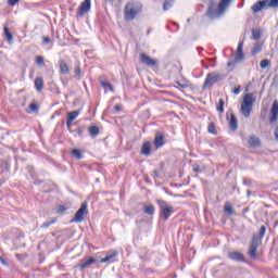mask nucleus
<instances>
[{
  "label": "nucleus",
  "instance_id": "obj_1",
  "mask_svg": "<svg viewBox=\"0 0 278 278\" xmlns=\"http://www.w3.org/2000/svg\"><path fill=\"white\" fill-rule=\"evenodd\" d=\"M140 12H142V3L136 0L129 1L124 8V18L125 21H134Z\"/></svg>",
  "mask_w": 278,
  "mask_h": 278
},
{
  "label": "nucleus",
  "instance_id": "obj_2",
  "mask_svg": "<svg viewBox=\"0 0 278 278\" xmlns=\"http://www.w3.org/2000/svg\"><path fill=\"white\" fill-rule=\"evenodd\" d=\"M266 236V226H261L260 235L254 233L252 237V241L249 249V255L251 260H255L257 257V249L260 244H262V240Z\"/></svg>",
  "mask_w": 278,
  "mask_h": 278
},
{
  "label": "nucleus",
  "instance_id": "obj_3",
  "mask_svg": "<svg viewBox=\"0 0 278 278\" xmlns=\"http://www.w3.org/2000/svg\"><path fill=\"white\" fill-rule=\"evenodd\" d=\"M253 103H255V96H253V93H247L243 97V102L241 104V114L244 118L251 116V112H253Z\"/></svg>",
  "mask_w": 278,
  "mask_h": 278
},
{
  "label": "nucleus",
  "instance_id": "obj_4",
  "mask_svg": "<svg viewBox=\"0 0 278 278\" xmlns=\"http://www.w3.org/2000/svg\"><path fill=\"white\" fill-rule=\"evenodd\" d=\"M223 79H225V76L219 72L208 73L202 86V90H210L214 84H218V81H223Z\"/></svg>",
  "mask_w": 278,
  "mask_h": 278
},
{
  "label": "nucleus",
  "instance_id": "obj_5",
  "mask_svg": "<svg viewBox=\"0 0 278 278\" xmlns=\"http://www.w3.org/2000/svg\"><path fill=\"white\" fill-rule=\"evenodd\" d=\"M229 3H231V0H222L218 4L217 10L211 5L208 8V16H211V18H218V16H220V14H223L225 10H227Z\"/></svg>",
  "mask_w": 278,
  "mask_h": 278
},
{
  "label": "nucleus",
  "instance_id": "obj_6",
  "mask_svg": "<svg viewBox=\"0 0 278 278\" xmlns=\"http://www.w3.org/2000/svg\"><path fill=\"white\" fill-rule=\"evenodd\" d=\"M156 203L160 207V216L163 220H168L173 216V206L168 205L164 200H156Z\"/></svg>",
  "mask_w": 278,
  "mask_h": 278
},
{
  "label": "nucleus",
  "instance_id": "obj_7",
  "mask_svg": "<svg viewBox=\"0 0 278 278\" xmlns=\"http://www.w3.org/2000/svg\"><path fill=\"white\" fill-rule=\"evenodd\" d=\"M243 48H244V41H240L238 43L235 61H229L227 63L228 68H231V66H236L237 62H242V60H244V52L242 51Z\"/></svg>",
  "mask_w": 278,
  "mask_h": 278
},
{
  "label": "nucleus",
  "instance_id": "obj_8",
  "mask_svg": "<svg viewBox=\"0 0 278 278\" xmlns=\"http://www.w3.org/2000/svg\"><path fill=\"white\" fill-rule=\"evenodd\" d=\"M88 214V203H81L79 210L76 212L72 223H84V216Z\"/></svg>",
  "mask_w": 278,
  "mask_h": 278
},
{
  "label": "nucleus",
  "instance_id": "obj_9",
  "mask_svg": "<svg viewBox=\"0 0 278 278\" xmlns=\"http://www.w3.org/2000/svg\"><path fill=\"white\" fill-rule=\"evenodd\" d=\"M90 5H91V1L90 0H85L80 4V7L78 8L77 16L81 17V16H85V14L87 12H90Z\"/></svg>",
  "mask_w": 278,
  "mask_h": 278
},
{
  "label": "nucleus",
  "instance_id": "obj_10",
  "mask_svg": "<svg viewBox=\"0 0 278 278\" xmlns=\"http://www.w3.org/2000/svg\"><path fill=\"white\" fill-rule=\"evenodd\" d=\"M97 262V258L90 257V258H83L80 260L79 264L77 265V268L80 270H85V268H90L91 264H94Z\"/></svg>",
  "mask_w": 278,
  "mask_h": 278
},
{
  "label": "nucleus",
  "instance_id": "obj_11",
  "mask_svg": "<svg viewBox=\"0 0 278 278\" xmlns=\"http://www.w3.org/2000/svg\"><path fill=\"white\" fill-rule=\"evenodd\" d=\"M269 114H270L269 123H277V118H278V101L277 100L274 101Z\"/></svg>",
  "mask_w": 278,
  "mask_h": 278
},
{
  "label": "nucleus",
  "instance_id": "obj_12",
  "mask_svg": "<svg viewBox=\"0 0 278 278\" xmlns=\"http://www.w3.org/2000/svg\"><path fill=\"white\" fill-rule=\"evenodd\" d=\"M153 144L156 149H162L164 144H166V141L164 140V135L162 132H156L154 137Z\"/></svg>",
  "mask_w": 278,
  "mask_h": 278
},
{
  "label": "nucleus",
  "instance_id": "obj_13",
  "mask_svg": "<svg viewBox=\"0 0 278 278\" xmlns=\"http://www.w3.org/2000/svg\"><path fill=\"white\" fill-rule=\"evenodd\" d=\"M140 61L142 62V64H146L147 66H156L157 64L156 60L151 59L146 53L140 54Z\"/></svg>",
  "mask_w": 278,
  "mask_h": 278
},
{
  "label": "nucleus",
  "instance_id": "obj_14",
  "mask_svg": "<svg viewBox=\"0 0 278 278\" xmlns=\"http://www.w3.org/2000/svg\"><path fill=\"white\" fill-rule=\"evenodd\" d=\"M248 143L252 149H257L258 147H262V141L260 140V137L255 135L250 136Z\"/></svg>",
  "mask_w": 278,
  "mask_h": 278
},
{
  "label": "nucleus",
  "instance_id": "obj_15",
  "mask_svg": "<svg viewBox=\"0 0 278 278\" xmlns=\"http://www.w3.org/2000/svg\"><path fill=\"white\" fill-rule=\"evenodd\" d=\"M118 255V251L111 250L108 252L106 256L104 258L100 260V264H106V262H110L111 260H114Z\"/></svg>",
  "mask_w": 278,
  "mask_h": 278
},
{
  "label": "nucleus",
  "instance_id": "obj_16",
  "mask_svg": "<svg viewBox=\"0 0 278 278\" xmlns=\"http://www.w3.org/2000/svg\"><path fill=\"white\" fill-rule=\"evenodd\" d=\"M153 146V143H151V141H146L142 147H141V153L142 155H146L147 157H149V155H151V147Z\"/></svg>",
  "mask_w": 278,
  "mask_h": 278
},
{
  "label": "nucleus",
  "instance_id": "obj_17",
  "mask_svg": "<svg viewBox=\"0 0 278 278\" xmlns=\"http://www.w3.org/2000/svg\"><path fill=\"white\" fill-rule=\"evenodd\" d=\"M265 8H267L266 0L265 1H257L252 7V11L254 12V14H257V12H262V10H264Z\"/></svg>",
  "mask_w": 278,
  "mask_h": 278
},
{
  "label": "nucleus",
  "instance_id": "obj_18",
  "mask_svg": "<svg viewBox=\"0 0 278 278\" xmlns=\"http://www.w3.org/2000/svg\"><path fill=\"white\" fill-rule=\"evenodd\" d=\"M228 125L231 131H236L238 129V118H236V115L233 113H230Z\"/></svg>",
  "mask_w": 278,
  "mask_h": 278
},
{
  "label": "nucleus",
  "instance_id": "obj_19",
  "mask_svg": "<svg viewBox=\"0 0 278 278\" xmlns=\"http://www.w3.org/2000/svg\"><path fill=\"white\" fill-rule=\"evenodd\" d=\"M228 257L230 260H233L235 262H244V254H242L240 252H230L228 254Z\"/></svg>",
  "mask_w": 278,
  "mask_h": 278
},
{
  "label": "nucleus",
  "instance_id": "obj_20",
  "mask_svg": "<svg viewBox=\"0 0 278 278\" xmlns=\"http://www.w3.org/2000/svg\"><path fill=\"white\" fill-rule=\"evenodd\" d=\"M59 66H60L61 75H68L70 70H68V64H66V61L59 60Z\"/></svg>",
  "mask_w": 278,
  "mask_h": 278
},
{
  "label": "nucleus",
  "instance_id": "obj_21",
  "mask_svg": "<svg viewBox=\"0 0 278 278\" xmlns=\"http://www.w3.org/2000/svg\"><path fill=\"white\" fill-rule=\"evenodd\" d=\"M35 88L37 92H42V89L45 88V80L42 77H38L35 79Z\"/></svg>",
  "mask_w": 278,
  "mask_h": 278
},
{
  "label": "nucleus",
  "instance_id": "obj_22",
  "mask_svg": "<svg viewBox=\"0 0 278 278\" xmlns=\"http://www.w3.org/2000/svg\"><path fill=\"white\" fill-rule=\"evenodd\" d=\"M100 86H102L104 90H110V92H114V86H112V84L106 80L100 79Z\"/></svg>",
  "mask_w": 278,
  "mask_h": 278
},
{
  "label": "nucleus",
  "instance_id": "obj_23",
  "mask_svg": "<svg viewBox=\"0 0 278 278\" xmlns=\"http://www.w3.org/2000/svg\"><path fill=\"white\" fill-rule=\"evenodd\" d=\"M143 213L147 214L148 216H153V214H155V206L153 205L143 206Z\"/></svg>",
  "mask_w": 278,
  "mask_h": 278
},
{
  "label": "nucleus",
  "instance_id": "obj_24",
  "mask_svg": "<svg viewBox=\"0 0 278 278\" xmlns=\"http://www.w3.org/2000/svg\"><path fill=\"white\" fill-rule=\"evenodd\" d=\"M224 212L227 214V216H233L236 212L233 211V206L231 204L226 203L224 206Z\"/></svg>",
  "mask_w": 278,
  "mask_h": 278
},
{
  "label": "nucleus",
  "instance_id": "obj_25",
  "mask_svg": "<svg viewBox=\"0 0 278 278\" xmlns=\"http://www.w3.org/2000/svg\"><path fill=\"white\" fill-rule=\"evenodd\" d=\"M99 134H100V130L97 126L89 127V136H91V138H97Z\"/></svg>",
  "mask_w": 278,
  "mask_h": 278
},
{
  "label": "nucleus",
  "instance_id": "obj_26",
  "mask_svg": "<svg viewBox=\"0 0 278 278\" xmlns=\"http://www.w3.org/2000/svg\"><path fill=\"white\" fill-rule=\"evenodd\" d=\"M79 116V111H72L67 113V121H75Z\"/></svg>",
  "mask_w": 278,
  "mask_h": 278
},
{
  "label": "nucleus",
  "instance_id": "obj_27",
  "mask_svg": "<svg viewBox=\"0 0 278 278\" xmlns=\"http://www.w3.org/2000/svg\"><path fill=\"white\" fill-rule=\"evenodd\" d=\"M173 3H175V0H165L163 3L164 12L170 10V8H173Z\"/></svg>",
  "mask_w": 278,
  "mask_h": 278
},
{
  "label": "nucleus",
  "instance_id": "obj_28",
  "mask_svg": "<svg viewBox=\"0 0 278 278\" xmlns=\"http://www.w3.org/2000/svg\"><path fill=\"white\" fill-rule=\"evenodd\" d=\"M4 36L7 37L8 42H12V40H14V37L12 36V33H10V28H8V26H4Z\"/></svg>",
  "mask_w": 278,
  "mask_h": 278
},
{
  "label": "nucleus",
  "instance_id": "obj_29",
  "mask_svg": "<svg viewBox=\"0 0 278 278\" xmlns=\"http://www.w3.org/2000/svg\"><path fill=\"white\" fill-rule=\"evenodd\" d=\"M216 111H217L219 114H223V112H225V100L219 99V102H218V105H217V108H216Z\"/></svg>",
  "mask_w": 278,
  "mask_h": 278
},
{
  "label": "nucleus",
  "instance_id": "obj_30",
  "mask_svg": "<svg viewBox=\"0 0 278 278\" xmlns=\"http://www.w3.org/2000/svg\"><path fill=\"white\" fill-rule=\"evenodd\" d=\"M207 131L213 136H216V134H218V131H216V125H214V123H208Z\"/></svg>",
  "mask_w": 278,
  "mask_h": 278
},
{
  "label": "nucleus",
  "instance_id": "obj_31",
  "mask_svg": "<svg viewBox=\"0 0 278 278\" xmlns=\"http://www.w3.org/2000/svg\"><path fill=\"white\" fill-rule=\"evenodd\" d=\"M58 218H52L50 222H46L41 225V229H49L51 225H55Z\"/></svg>",
  "mask_w": 278,
  "mask_h": 278
},
{
  "label": "nucleus",
  "instance_id": "obj_32",
  "mask_svg": "<svg viewBox=\"0 0 278 278\" xmlns=\"http://www.w3.org/2000/svg\"><path fill=\"white\" fill-rule=\"evenodd\" d=\"M267 8H278V0H265Z\"/></svg>",
  "mask_w": 278,
  "mask_h": 278
},
{
  "label": "nucleus",
  "instance_id": "obj_33",
  "mask_svg": "<svg viewBox=\"0 0 278 278\" xmlns=\"http://www.w3.org/2000/svg\"><path fill=\"white\" fill-rule=\"evenodd\" d=\"M252 40H257L258 38H262V31L257 29H252Z\"/></svg>",
  "mask_w": 278,
  "mask_h": 278
},
{
  "label": "nucleus",
  "instance_id": "obj_34",
  "mask_svg": "<svg viewBox=\"0 0 278 278\" xmlns=\"http://www.w3.org/2000/svg\"><path fill=\"white\" fill-rule=\"evenodd\" d=\"M72 155L75 157V160H81V157H84L81 152L77 149L72 150Z\"/></svg>",
  "mask_w": 278,
  "mask_h": 278
},
{
  "label": "nucleus",
  "instance_id": "obj_35",
  "mask_svg": "<svg viewBox=\"0 0 278 278\" xmlns=\"http://www.w3.org/2000/svg\"><path fill=\"white\" fill-rule=\"evenodd\" d=\"M260 51H262V46L260 43H255L251 53H252V55H257V53H260Z\"/></svg>",
  "mask_w": 278,
  "mask_h": 278
},
{
  "label": "nucleus",
  "instance_id": "obj_36",
  "mask_svg": "<svg viewBox=\"0 0 278 278\" xmlns=\"http://www.w3.org/2000/svg\"><path fill=\"white\" fill-rule=\"evenodd\" d=\"M260 66L263 71H265V68H268V66H270V61L268 59H264L261 61Z\"/></svg>",
  "mask_w": 278,
  "mask_h": 278
},
{
  "label": "nucleus",
  "instance_id": "obj_37",
  "mask_svg": "<svg viewBox=\"0 0 278 278\" xmlns=\"http://www.w3.org/2000/svg\"><path fill=\"white\" fill-rule=\"evenodd\" d=\"M35 62L37 66H45V56L42 55L37 56Z\"/></svg>",
  "mask_w": 278,
  "mask_h": 278
},
{
  "label": "nucleus",
  "instance_id": "obj_38",
  "mask_svg": "<svg viewBox=\"0 0 278 278\" xmlns=\"http://www.w3.org/2000/svg\"><path fill=\"white\" fill-rule=\"evenodd\" d=\"M8 2V5L11 8H14L21 0H5Z\"/></svg>",
  "mask_w": 278,
  "mask_h": 278
},
{
  "label": "nucleus",
  "instance_id": "obj_39",
  "mask_svg": "<svg viewBox=\"0 0 278 278\" xmlns=\"http://www.w3.org/2000/svg\"><path fill=\"white\" fill-rule=\"evenodd\" d=\"M29 110L30 112H38V104L36 103L29 104Z\"/></svg>",
  "mask_w": 278,
  "mask_h": 278
},
{
  "label": "nucleus",
  "instance_id": "obj_40",
  "mask_svg": "<svg viewBox=\"0 0 278 278\" xmlns=\"http://www.w3.org/2000/svg\"><path fill=\"white\" fill-rule=\"evenodd\" d=\"M66 212V206L65 205H60L59 210L56 211V214H64Z\"/></svg>",
  "mask_w": 278,
  "mask_h": 278
},
{
  "label": "nucleus",
  "instance_id": "obj_41",
  "mask_svg": "<svg viewBox=\"0 0 278 278\" xmlns=\"http://www.w3.org/2000/svg\"><path fill=\"white\" fill-rule=\"evenodd\" d=\"M75 75L81 77V67H79V65L75 67Z\"/></svg>",
  "mask_w": 278,
  "mask_h": 278
},
{
  "label": "nucleus",
  "instance_id": "obj_42",
  "mask_svg": "<svg viewBox=\"0 0 278 278\" xmlns=\"http://www.w3.org/2000/svg\"><path fill=\"white\" fill-rule=\"evenodd\" d=\"M84 131H85V128L79 126L77 129H76V132L78 134V136H84Z\"/></svg>",
  "mask_w": 278,
  "mask_h": 278
},
{
  "label": "nucleus",
  "instance_id": "obj_43",
  "mask_svg": "<svg viewBox=\"0 0 278 278\" xmlns=\"http://www.w3.org/2000/svg\"><path fill=\"white\" fill-rule=\"evenodd\" d=\"M42 42H43V45H49V43H51V38L50 37H42Z\"/></svg>",
  "mask_w": 278,
  "mask_h": 278
},
{
  "label": "nucleus",
  "instance_id": "obj_44",
  "mask_svg": "<svg viewBox=\"0 0 278 278\" xmlns=\"http://www.w3.org/2000/svg\"><path fill=\"white\" fill-rule=\"evenodd\" d=\"M243 184H244V186H251V179L250 178H244Z\"/></svg>",
  "mask_w": 278,
  "mask_h": 278
},
{
  "label": "nucleus",
  "instance_id": "obj_45",
  "mask_svg": "<svg viewBox=\"0 0 278 278\" xmlns=\"http://www.w3.org/2000/svg\"><path fill=\"white\" fill-rule=\"evenodd\" d=\"M66 127L67 129H71V127H73V122L71 119L66 121Z\"/></svg>",
  "mask_w": 278,
  "mask_h": 278
},
{
  "label": "nucleus",
  "instance_id": "obj_46",
  "mask_svg": "<svg viewBox=\"0 0 278 278\" xmlns=\"http://www.w3.org/2000/svg\"><path fill=\"white\" fill-rule=\"evenodd\" d=\"M177 86H179L180 88H188V85L187 84H181L179 81L176 83Z\"/></svg>",
  "mask_w": 278,
  "mask_h": 278
},
{
  "label": "nucleus",
  "instance_id": "obj_47",
  "mask_svg": "<svg viewBox=\"0 0 278 278\" xmlns=\"http://www.w3.org/2000/svg\"><path fill=\"white\" fill-rule=\"evenodd\" d=\"M114 110H115V112H121V110H122L121 104H116L114 106Z\"/></svg>",
  "mask_w": 278,
  "mask_h": 278
},
{
  "label": "nucleus",
  "instance_id": "obj_48",
  "mask_svg": "<svg viewBox=\"0 0 278 278\" xmlns=\"http://www.w3.org/2000/svg\"><path fill=\"white\" fill-rule=\"evenodd\" d=\"M233 94H240V87L239 88H236V89H233Z\"/></svg>",
  "mask_w": 278,
  "mask_h": 278
},
{
  "label": "nucleus",
  "instance_id": "obj_49",
  "mask_svg": "<svg viewBox=\"0 0 278 278\" xmlns=\"http://www.w3.org/2000/svg\"><path fill=\"white\" fill-rule=\"evenodd\" d=\"M193 170H194V173H199V165H195V166L193 167Z\"/></svg>",
  "mask_w": 278,
  "mask_h": 278
},
{
  "label": "nucleus",
  "instance_id": "obj_50",
  "mask_svg": "<svg viewBox=\"0 0 278 278\" xmlns=\"http://www.w3.org/2000/svg\"><path fill=\"white\" fill-rule=\"evenodd\" d=\"M15 257H17V260H23V255L22 254H16Z\"/></svg>",
  "mask_w": 278,
  "mask_h": 278
},
{
  "label": "nucleus",
  "instance_id": "obj_51",
  "mask_svg": "<svg viewBox=\"0 0 278 278\" xmlns=\"http://www.w3.org/2000/svg\"><path fill=\"white\" fill-rule=\"evenodd\" d=\"M247 193H248V197H251V190H248Z\"/></svg>",
  "mask_w": 278,
  "mask_h": 278
},
{
  "label": "nucleus",
  "instance_id": "obj_52",
  "mask_svg": "<svg viewBox=\"0 0 278 278\" xmlns=\"http://www.w3.org/2000/svg\"><path fill=\"white\" fill-rule=\"evenodd\" d=\"M20 237H21V238H25V235H23V233H20Z\"/></svg>",
  "mask_w": 278,
  "mask_h": 278
},
{
  "label": "nucleus",
  "instance_id": "obj_53",
  "mask_svg": "<svg viewBox=\"0 0 278 278\" xmlns=\"http://www.w3.org/2000/svg\"><path fill=\"white\" fill-rule=\"evenodd\" d=\"M105 1H109V3H112L113 0H105Z\"/></svg>",
  "mask_w": 278,
  "mask_h": 278
}]
</instances>
